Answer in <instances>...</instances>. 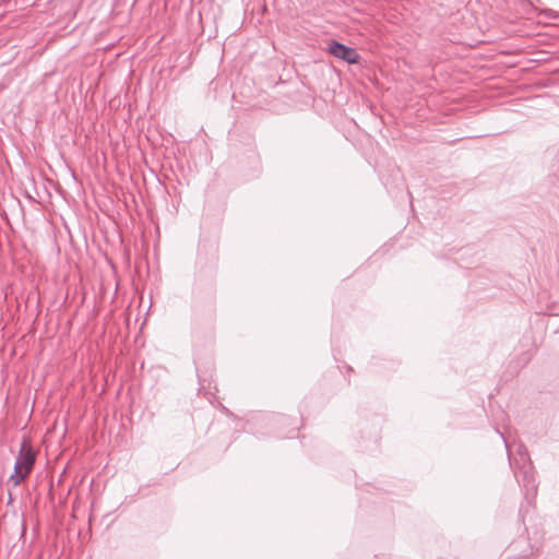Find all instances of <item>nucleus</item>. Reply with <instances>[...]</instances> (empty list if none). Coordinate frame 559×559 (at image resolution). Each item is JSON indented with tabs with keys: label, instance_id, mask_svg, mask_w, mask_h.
<instances>
[{
	"label": "nucleus",
	"instance_id": "obj_1",
	"mask_svg": "<svg viewBox=\"0 0 559 559\" xmlns=\"http://www.w3.org/2000/svg\"><path fill=\"white\" fill-rule=\"evenodd\" d=\"M35 461H36V452L34 451V449L32 448L29 442L26 439H24L21 444L20 452H19V455L15 461V463H17V468L24 469V475H20V476H17V478L25 479L28 476V474L31 473V471L35 464Z\"/></svg>",
	"mask_w": 559,
	"mask_h": 559
},
{
	"label": "nucleus",
	"instance_id": "obj_2",
	"mask_svg": "<svg viewBox=\"0 0 559 559\" xmlns=\"http://www.w3.org/2000/svg\"><path fill=\"white\" fill-rule=\"evenodd\" d=\"M328 50L332 56L342 59L349 64L357 63L359 60V53L354 48L347 47L336 40H331L329 43Z\"/></svg>",
	"mask_w": 559,
	"mask_h": 559
},
{
	"label": "nucleus",
	"instance_id": "obj_3",
	"mask_svg": "<svg viewBox=\"0 0 559 559\" xmlns=\"http://www.w3.org/2000/svg\"><path fill=\"white\" fill-rule=\"evenodd\" d=\"M20 475H24V469L17 468V463H15L14 472L9 478V481L13 483L14 487L19 486L24 480V479L17 478V476H20Z\"/></svg>",
	"mask_w": 559,
	"mask_h": 559
}]
</instances>
